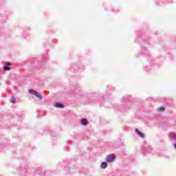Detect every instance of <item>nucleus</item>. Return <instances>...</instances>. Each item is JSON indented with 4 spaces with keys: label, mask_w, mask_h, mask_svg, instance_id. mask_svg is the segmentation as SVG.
<instances>
[{
    "label": "nucleus",
    "mask_w": 176,
    "mask_h": 176,
    "mask_svg": "<svg viewBox=\"0 0 176 176\" xmlns=\"http://www.w3.org/2000/svg\"><path fill=\"white\" fill-rule=\"evenodd\" d=\"M29 93H30V94H33V96H35L36 97H37V98H39V100H42V95L36 92V91L34 89H30Z\"/></svg>",
    "instance_id": "f257e3e1"
},
{
    "label": "nucleus",
    "mask_w": 176,
    "mask_h": 176,
    "mask_svg": "<svg viewBox=\"0 0 176 176\" xmlns=\"http://www.w3.org/2000/svg\"><path fill=\"white\" fill-rule=\"evenodd\" d=\"M115 160V155L111 154L107 157L106 162H108V163H112Z\"/></svg>",
    "instance_id": "f03ea898"
},
{
    "label": "nucleus",
    "mask_w": 176,
    "mask_h": 176,
    "mask_svg": "<svg viewBox=\"0 0 176 176\" xmlns=\"http://www.w3.org/2000/svg\"><path fill=\"white\" fill-rule=\"evenodd\" d=\"M135 131L137 134H138L139 136L141 137V138H144V135L142 132L140 131L138 129H135Z\"/></svg>",
    "instance_id": "7ed1b4c3"
},
{
    "label": "nucleus",
    "mask_w": 176,
    "mask_h": 176,
    "mask_svg": "<svg viewBox=\"0 0 176 176\" xmlns=\"http://www.w3.org/2000/svg\"><path fill=\"white\" fill-rule=\"evenodd\" d=\"M101 168H107L108 167V163L102 162L100 165Z\"/></svg>",
    "instance_id": "20e7f679"
},
{
    "label": "nucleus",
    "mask_w": 176,
    "mask_h": 176,
    "mask_svg": "<svg viewBox=\"0 0 176 176\" xmlns=\"http://www.w3.org/2000/svg\"><path fill=\"white\" fill-rule=\"evenodd\" d=\"M81 123L83 126H86V124H87L88 122L87 119H82L81 120Z\"/></svg>",
    "instance_id": "39448f33"
},
{
    "label": "nucleus",
    "mask_w": 176,
    "mask_h": 176,
    "mask_svg": "<svg viewBox=\"0 0 176 176\" xmlns=\"http://www.w3.org/2000/svg\"><path fill=\"white\" fill-rule=\"evenodd\" d=\"M55 107H56V108H64V106H63V104H62L61 103H56V104H55Z\"/></svg>",
    "instance_id": "423d86ee"
},
{
    "label": "nucleus",
    "mask_w": 176,
    "mask_h": 176,
    "mask_svg": "<svg viewBox=\"0 0 176 176\" xmlns=\"http://www.w3.org/2000/svg\"><path fill=\"white\" fill-rule=\"evenodd\" d=\"M10 102L12 104H16V98L14 97L11 98Z\"/></svg>",
    "instance_id": "0eeeda50"
},
{
    "label": "nucleus",
    "mask_w": 176,
    "mask_h": 176,
    "mask_svg": "<svg viewBox=\"0 0 176 176\" xmlns=\"http://www.w3.org/2000/svg\"><path fill=\"white\" fill-rule=\"evenodd\" d=\"M3 69L4 71H10L11 68L10 67H4Z\"/></svg>",
    "instance_id": "6e6552de"
},
{
    "label": "nucleus",
    "mask_w": 176,
    "mask_h": 176,
    "mask_svg": "<svg viewBox=\"0 0 176 176\" xmlns=\"http://www.w3.org/2000/svg\"><path fill=\"white\" fill-rule=\"evenodd\" d=\"M157 111H159V112H163V111H164V107H160L157 109Z\"/></svg>",
    "instance_id": "1a4fd4ad"
},
{
    "label": "nucleus",
    "mask_w": 176,
    "mask_h": 176,
    "mask_svg": "<svg viewBox=\"0 0 176 176\" xmlns=\"http://www.w3.org/2000/svg\"><path fill=\"white\" fill-rule=\"evenodd\" d=\"M6 65L10 67V65H12V64H10V62H6Z\"/></svg>",
    "instance_id": "9d476101"
},
{
    "label": "nucleus",
    "mask_w": 176,
    "mask_h": 176,
    "mask_svg": "<svg viewBox=\"0 0 176 176\" xmlns=\"http://www.w3.org/2000/svg\"><path fill=\"white\" fill-rule=\"evenodd\" d=\"M174 146H175V149H176V144H174Z\"/></svg>",
    "instance_id": "9b49d317"
}]
</instances>
